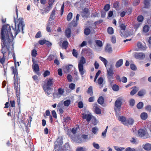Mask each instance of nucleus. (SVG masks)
<instances>
[{
    "label": "nucleus",
    "instance_id": "f257e3e1",
    "mask_svg": "<svg viewBox=\"0 0 151 151\" xmlns=\"http://www.w3.org/2000/svg\"><path fill=\"white\" fill-rule=\"evenodd\" d=\"M14 44H12V51L13 52V54H12L13 58L14 61V63L16 65V57L15 53L14 52V48L13 47ZM12 71L13 73L14 74V89L16 91V95L17 98V101L18 103L19 104L20 103V96L19 95L20 93V85H18V78L17 77L18 76V72L16 68V67L15 65L14 67H12Z\"/></svg>",
    "mask_w": 151,
    "mask_h": 151
},
{
    "label": "nucleus",
    "instance_id": "f03ea898",
    "mask_svg": "<svg viewBox=\"0 0 151 151\" xmlns=\"http://www.w3.org/2000/svg\"><path fill=\"white\" fill-rule=\"evenodd\" d=\"M23 19L22 18L17 19V21H15L14 26L12 25V27L14 32V36L12 33H10V37L11 36L12 39H14L15 37L21 30L22 31V33L24 34L23 28L25 26V24Z\"/></svg>",
    "mask_w": 151,
    "mask_h": 151
},
{
    "label": "nucleus",
    "instance_id": "7ed1b4c3",
    "mask_svg": "<svg viewBox=\"0 0 151 151\" xmlns=\"http://www.w3.org/2000/svg\"><path fill=\"white\" fill-rule=\"evenodd\" d=\"M99 58L103 62L105 67L106 68L107 70V76L108 78L110 79L112 78L114 72L112 66H111L109 68H107V64L108 63L107 60L105 58L101 56H100L99 57Z\"/></svg>",
    "mask_w": 151,
    "mask_h": 151
},
{
    "label": "nucleus",
    "instance_id": "20e7f679",
    "mask_svg": "<svg viewBox=\"0 0 151 151\" xmlns=\"http://www.w3.org/2000/svg\"><path fill=\"white\" fill-rule=\"evenodd\" d=\"M86 63V60L84 57H81L78 63V68L80 74L82 76L86 73L83 65Z\"/></svg>",
    "mask_w": 151,
    "mask_h": 151
},
{
    "label": "nucleus",
    "instance_id": "39448f33",
    "mask_svg": "<svg viewBox=\"0 0 151 151\" xmlns=\"http://www.w3.org/2000/svg\"><path fill=\"white\" fill-rule=\"evenodd\" d=\"M122 105V102L119 99H117L115 102L114 110L116 113H119L121 109V105Z\"/></svg>",
    "mask_w": 151,
    "mask_h": 151
},
{
    "label": "nucleus",
    "instance_id": "423d86ee",
    "mask_svg": "<svg viewBox=\"0 0 151 151\" xmlns=\"http://www.w3.org/2000/svg\"><path fill=\"white\" fill-rule=\"evenodd\" d=\"M116 115L119 121L121 122L124 124L127 125L126 119L124 116H119V114L118 113H116Z\"/></svg>",
    "mask_w": 151,
    "mask_h": 151
},
{
    "label": "nucleus",
    "instance_id": "0eeeda50",
    "mask_svg": "<svg viewBox=\"0 0 151 151\" xmlns=\"http://www.w3.org/2000/svg\"><path fill=\"white\" fill-rule=\"evenodd\" d=\"M57 8L56 7H55L53 8L52 12L50 13V17L49 18V21H52L55 19V15L56 13L57 12Z\"/></svg>",
    "mask_w": 151,
    "mask_h": 151
},
{
    "label": "nucleus",
    "instance_id": "6e6552de",
    "mask_svg": "<svg viewBox=\"0 0 151 151\" xmlns=\"http://www.w3.org/2000/svg\"><path fill=\"white\" fill-rule=\"evenodd\" d=\"M58 93H53V96L59 98L62 96L64 92V90L61 88H59L58 90Z\"/></svg>",
    "mask_w": 151,
    "mask_h": 151
},
{
    "label": "nucleus",
    "instance_id": "1a4fd4ad",
    "mask_svg": "<svg viewBox=\"0 0 151 151\" xmlns=\"http://www.w3.org/2000/svg\"><path fill=\"white\" fill-rule=\"evenodd\" d=\"M93 109L95 113L96 114H99L101 113V110L97 104H93Z\"/></svg>",
    "mask_w": 151,
    "mask_h": 151
},
{
    "label": "nucleus",
    "instance_id": "9d476101",
    "mask_svg": "<svg viewBox=\"0 0 151 151\" xmlns=\"http://www.w3.org/2000/svg\"><path fill=\"white\" fill-rule=\"evenodd\" d=\"M134 57L136 59H142L145 58V55L142 52H136L134 54Z\"/></svg>",
    "mask_w": 151,
    "mask_h": 151
},
{
    "label": "nucleus",
    "instance_id": "9b49d317",
    "mask_svg": "<svg viewBox=\"0 0 151 151\" xmlns=\"http://www.w3.org/2000/svg\"><path fill=\"white\" fill-rule=\"evenodd\" d=\"M53 81L52 79L51 78H49L46 81L43 87H50L53 85Z\"/></svg>",
    "mask_w": 151,
    "mask_h": 151
},
{
    "label": "nucleus",
    "instance_id": "f8f14e48",
    "mask_svg": "<svg viewBox=\"0 0 151 151\" xmlns=\"http://www.w3.org/2000/svg\"><path fill=\"white\" fill-rule=\"evenodd\" d=\"M43 89L46 93L49 96L52 93V89L50 87H43Z\"/></svg>",
    "mask_w": 151,
    "mask_h": 151
},
{
    "label": "nucleus",
    "instance_id": "ddd939ff",
    "mask_svg": "<svg viewBox=\"0 0 151 151\" xmlns=\"http://www.w3.org/2000/svg\"><path fill=\"white\" fill-rule=\"evenodd\" d=\"M83 119H86L87 121L89 122L90 121L92 118V115L90 114H83Z\"/></svg>",
    "mask_w": 151,
    "mask_h": 151
},
{
    "label": "nucleus",
    "instance_id": "4468645a",
    "mask_svg": "<svg viewBox=\"0 0 151 151\" xmlns=\"http://www.w3.org/2000/svg\"><path fill=\"white\" fill-rule=\"evenodd\" d=\"M80 15L78 14H77L76 19L74 18L71 22L72 25L73 26H76L77 25V22L79 20V17Z\"/></svg>",
    "mask_w": 151,
    "mask_h": 151
},
{
    "label": "nucleus",
    "instance_id": "2eb2a0df",
    "mask_svg": "<svg viewBox=\"0 0 151 151\" xmlns=\"http://www.w3.org/2000/svg\"><path fill=\"white\" fill-rule=\"evenodd\" d=\"M63 104V101H61L58 104L57 109L58 110L60 114H62L63 112V110L62 108L60 107Z\"/></svg>",
    "mask_w": 151,
    "mask_h": 151
},
{
    "label": "nucleus",
    "instance_id": "dca6fc26",
    "mask_svg": "<svg viewBox=\"0 0 151 151\" xmlns=\"http://www.w3.org/2000/svg\"><path fill=\"white\" fill-rule=\"evenodd\" d=\"M139 135L141 137H144L147 134V132L144 130L140 129L138 132Z\"/></svg>",
    "mask_w": 151,
    "mask_h": 151
},
{
    "label": "nucleus",
    "instance_id": "f3484780",
    "mask_svg": "<svg viewBox=\"0 0 151 151\" xmlns=\"http://www.w3.org/2000/svg\"><path fill=\"white\" fill-rule=\"evenodd\" d=\"M89 13L88 9V8L84 9L82 14V17H87Z\"/></svg>",
    "mask_w": 151,
    "mask_h": 151
},
{
    "label": "nucleus",
    "instance_id": "a211bd4d",
    "mask_svg": "<svg viewBox=\"0 0 151 151\" xmlns=\"http://www.w3.org/2000/svg\"><path fill=\"white\" fill-rule=\"evenodd\" d=\"M48 5L46 7L44 11L45 13H48L52 7L53 4H52L48 3Z\"/></svg>",
    "mask_w": 151,
    "mask_h": 151
},
{
    "label": "nucleus",
    "instance_id": "6ab92c4d",
    "mask_svg": "<svg viewBox=\"0 0 151 151\" xmlns=\"http://www.w3.org/2000/svg\"><path fill=\"white\" fill-rule=\"evenodd\" d=\"M123 63V60L122 59H120L116 62L115 66L116 68H119L122 65Z\"/></svg>",
    "mask_w": 151,
    "mask_h": 151
},
{
    "label": "nucleus",
    "instance_id": "aec40b11",
    "mask_svg": "<svg viewBox=\"0 0 151 151\" xmlns=\"http://www.w3.org/2000/svg\"><path fill=\"white\" fill-rule=\"evenodd\" d=\"M54 22H49L47 26L46 30L48 32H50L51 31L50 27L51 26L54 24Z\"/></svg>",
    "mask_w": 151,
    "mask_h": 151
},
{
    "label": "nucleus",
    "instance_id": "412c9836",
    "mask_svg": "<svg viewBox=\"0 0 151 151\" xmlns=\"http://www.w3.org/2000/svg\"><path fill=\"white\" fill-rule=\"evenodd\" d=\"M143 148L147 150H151V144L149 143L145 144Z\"/></svg>",
    "mask_w": 151,
    "mask_h": 151
},
{
    "label": "nucleus",
    "instance_id": "4be33fe9",
    "mask_svg": "<svg viewBox=\"0 0 151 151\" xmlns=\"http://www.w3.org/2000/svg\"><path fill=\"white\" fill-rule=\"evenodd\" d=\"M65 35L68 38L69 37L71 36V30L70 28H67L65 31Z\"/></svg>",
    "mask_w": 151,
    "mask_h": 151
},
{
    "label": "nucleus",
    "instance_id": "5701e85b",
    "mask_svg": "<svg viewBox=\"0 0 151 151\" xmlns=\"http://www.w3.org/2000/svg\"><path fill=\"white\" fill-rule=\"evenodd\" d=\"M105 50L109 53H111L112 52V50L111 46L109 44H107L105 48Z\"/></svg>",
    "mask_w": 151,
    "mask_h": 151
},
{
    "label": "nucleus",
    "instance_id": "b1692460",
    "mask_svg": "<svg viewBox=\"0 0 151 151\" xmlns=\"http://www.w3.org/2000/svg\"><path fill=\"white\" fill-rule=\"evenodd\" d=\"M70 103L71 101L70 99H67L64 101H63V104L64 106L67 107L70 104Z\"/></svg>",
    "mask_w": 151,
    "mask_h": 151
},
{
    "label": "nucleus",
    "instance_id": "393cba45",
    "mask_svg": "<svg viewBox=\"0 0 151 151\" xmlns=\"http://www.w3.org/2000/svg\"><path fill=\"white\" fill-rule=\"evenodd\" d=\"M99 131V128L96 126L92 127L91 129V131L94 134H96Z\"/></svg>",
    "mask_w": 151,
    "mask_h": 151
},
{
    "label": "nucleus",
    "instance_id": "a878e982",
    "mask_svg": "<svg viewBox=\"0 0 151 151\" xmlns=\"http://www.w3.org/2000/svg\"><path fill=\"white\" fill-rule=\"evenodd\" d=\"M32 67L33 70L34 71L37 72L39 71V67L37 64H33Z\"/></svg>",
    "mask_w": 151,
    "mask_h": 151
},
{
    "label": "nucleus",
    "instance_id": "bb28decb",
    "mask_svg": "<svg viewBox=\"0 0 151 151\" xmlns=\"http://www.w3.org/2000/svg\"><path fill=\"white\" fill-rule=\"evenodd\" d=\"M114 147L115 150L117 151H123L125 149L124 147H119L118 146H114Z\"/></svg>",
    "mask_w": 151,
    "mask_h": 151
},
{
    "label": "nucleus",
    "instance_id": "cd10ccee",
    "mask_svg": "<svg viewBox=\"0 0 151 151\" xmlns=\"http://www.w3.org/2000/svg\"><path fill=\"white\" fill-rule=\"evenodd\" d=\"M140 116L142 119L143 120H145L147 117V114L146 113L143 112L141 114Z\"/></svg>",
    "mask_w": 151,
    "mask_h": 151
},
{
    "label": "nucleus",
    "instance_id": "c85d7f7f",
    "mask_svg": "<svg viewBox=\"0 0 151 151\" xmlns=\"http://www.w3.org/2000/svg\"><path fill=\"white\" fill-rule=\"evenodd\" d=\"M145 92L146 91L145 90H140L138 93V95L140 96H143Z\"/></svg>",
    "mask_w": 151,
    "mask_h": 151
},
{
    "label": "nucleus",
    "instance_id": "c756f323",
    "mask_svg": "<svg viewBox=\"0 0 151 151\" xmlns=\"http://www.w3.org/2000/svg\"><path fill=\"white\" fill-rule=\"evenodd\" d=\"M98 102L100 104H103L104 102V98L102 96L100 97L98 100Z\"/></svg>",
    "mask_w": 151,
    "mask_h": 151
},
{
    "label": "nucleus",
    "instance_id": "7c9ffc66",
    "mask_svg": "<svg viewBox=\"0 0 151 151\" xmlns=\"http://www.w3.org/2000/svg\"><path fill=\"white\" fill-rule=\"evenodd\" d=\"M138 91V88L135 87L130 92V94L131 95H133L135 94Z\"/></svg>",
    "mask_w": 151,
    "mask_h": 151
},
{
    "label": "nucleus",
    "instance_id": "2f4dec72",
    "mask_svg": "<svg viewBox=\"0 0 151 151\" xmlns=\"http://www.w3.org/2000/svg\"><path fill=\"white\" fill-rule=\"evenodd\" d=\"M151 0H145L144 4L145 6V7L147 8L148 6L150 5Z\"/></svg>",
    "mask_w": 151,
    "mask_h": 151
},
{
    "label": "nucleus",
    "instance_id": "473e14b6",
    "mask_svg": "<svg viewBox=\"0 0 151 151\" xmlns=\"http://www.w3.org/2000/svg\"><path fill=\"white\" fill-rule=\"evenodd\" d=\"M68 43L67 41H64L63 42L62 47L65 49H66L68 46Z\"/></svg>",
    "mask_w": 151,
    "mask_h": 151
},
{
    "label": "nucleus",
    "instance_id": "72a5a7b5",
    "mask_svg": "<svg viewBox=\"0 0 151 151\" xmlns=\"http://www.w3.org/2000/svg\"><path fill=\"white\" fill-rule=\"evenodd\" d=\"M95 42L96 45L99 47H101L102 46L103 44L102 42L99 40H96Z\"/></svg>",
    "mask_w": 151,
    "mask_h": 151
},
{
    "label": "nucleus",
    "instance_id": "f704fd0d",
    "mask_svg": "<svg viewBox=\"0 0 151 151\" xmlns=\"http://www.w3.org/2000/svg\"><path fill=\"white\" fill-rule=\"evenodd\" d=\"M137 46L141 50H143L145 49V47L142 46V44L140 42L137 43Z\"/></svg>",
    "mask_w": 151,
    "mask_h": 151
},
{
    "label": "nucleus",
    "instance_id": "c9c22d12",
    "mask_svg": "<svg viewBox=\"0 0 151 151\" xmlns=\"http://www.w3.org/2000/svg\"><path fill=\"white\" fill-rule=\"evenodd\" d=\"M87 93L91 96H92L93 94L92 87L90 86L88 88L87 91Z\"/></svg>",
    "mask_w": 151,
    "mask_h": 151
},
{
    "label": "nucleus",
    "instance_id": "e433bc0d",
    "mask_svg": "<svg viewBox=\"0 0 151 151\" xmlns=\"http://www.w3.org/2000/svg\"><path fill=\"white\" fill-rule=\"evenodd\" d=\"M143 106V103L142 102H139L137 105V108L139 109H142Z\"/></svg>",
    "mask_w": 151,
    "mask_h": 151
},
{
    "label": "nucleus",
    "instance_id": "4c0bfd02",
    "mask_svg": "<svg viewBox=\"0 0 151 151\" xmlns=\"http://www.w3.org/2000/svg\"><path fill=\"white\" fill-rule=\"evenodd\" d=\"M135 100L132 99H130L129 101V104L130 106H133L135 104Z\"/></svg>",
    "mask_w": 151,
    "mask_h": 151
},
{
    "label": "nucleus",
    "instance_id": "58836bf2",
    "mask_svg": "<svg viewBox=\"0 0 151 151\" xmlns=\"http://www.w3.org/2000/svg\"><path fill=\"white\" fill-rule=\"evenodd\" d=\"M126 122L127 123V125L128 124L132 125L134 122V120L132 119L129 118L127 120H126Z\"/></svg>",
    "mask_w": 151,
    "mask_h": 151
},
{
    "label": "nucleus",
    "instance_id": "ea45409f",
    "mask_svg": "<svg viewBox=\"0 0 151 151\" xmlns=\"http://www.w3.org/2000/svg\"><path fill=\"white\" fill-rule=\"evenodd\" d=\"M107 32L108 33L111 35L113 33L114 31L113 28L111 27H109L107 29Z\"/></svg>",
    "mask_w": 151,
    "mask_h": 151
},
{
    "label": "nucleus",
    "instance_id": "a19ab883",
    "mask_svg": "<svg viewBox=\"0 0 151 151\" xmlns=\"http://www.w3.org/2000/svg\"><path fill=\"white\" fill-rule=\"evenodd\" d=\"M73 16V14L71 12H70L68 15L67 17V19L68 21H70L71 19H72V17Z\"/></svg>",
    "mask_w": 151,
    "mask_h": 151
},
{
    "label": "nucleus",
    "instance_id": "79ce46f5",
    "mask_svg": "<svg viewBox=\"0 0 151 151\" xmlns=\"http://www.w3.org/2000/svg\"><path fill=\"white\" fill-rule=\"evenodd\" d=\"M112 88L115 91H118L119 90V87L117 85H114L112 87Z\"/></svg>",
    "mask_w": 151,
    "mask_h": 151
},
{
    "label": "nucleus",
    "instance_id": "37998d69",
    "mask_svg": "<svg viewBox=\"0 0 151 151\" xmlns=\"http://www.w3.org/2000/svg\"><path fill=\"white\" fill-rule=\"evenodd\" d=\"M149 29V27L147 25H145L143 29V31L145 32H147L148 31Z\"/></svg>",
    "mask_w": 151,
    "mask_h": 151
},
{
    "label": "nucleus",
    "instance_id": "c03bdc74",
    "mask_svg": "<svg viewBox=\"0 0 151 151\" xmlns=\"http://www.w3.org/2000/svg\"><path fill=\"white\" fill-rule=\"evenodd\" d=\"M108 126H107L105 129L104 131L102 133V136L103 138H104L106 137V134L107 131V129L108 128Z\"/></svg>",
    "mask_w": 151,
    "mask_h": 151
},
{
    "label": "nucleus",
    "instance_id": "a18cd8bd",
    "mask_svg": "<svg viewBox=\"0 0 151 151\" xmlns=\"http://www.w3.org/2000/svg\"><path fill=\"white\" fill-rule=\"evenodd\" d=\"M84 33L86 35H88L90 33V30L88 28H86L84 29Z\"/></svg>",
    "mask_w": 151,
    "mask_h": 151
},
{
    "label": "nucleus",
    "instance_id": "49530a36",
    "mask_svg": "<svg viewBox=\"0 0 151 151\" xmlns=\"http://www.w3.org/2000/svg\"><path fill=\"white\" fill-rule=\"evenodd\" d=\"M110 8V5L109 4L106 5L104 7V9L106 12L108 11Z\"/></svg>",
    "mask_w": 151,
    "mask_h": 151
},
{
    "label": "nucleus",
    "instance_id": "de8ad7c7",
    "mask_svg": "<svg viewBox=\"0 0 151 151\" xmlns=\"http://www.w3.org/2000/svg\"><path fill=\"white\" fill-rule=\"evenodd\" d=\"M143 17L142 15L139 16L137 18V21L139 22H142L143 21Z\"/></svg>",
    "mask_w": 151,
    "mask_h": 151
},
{
    "label": "nucleus",
    "instance_id": "09e8293b",
    "mask_svg": "<svg viewBox=\"0 0 151 151\" xmlns=\"http://www.w3.org/2000/svg\"><path fill=\"white\" fill-rule=\"evenodd\" d=\"M93 147L97 149H99L100 148V146L99 145L95 142H93Z\"/></svg>",
    "mask_w": 151,
    "mask_h": 151
},
{
    "label": "nucleus",
    "instance_id": "8fccbe9b",
    "mask_svg": "<svg viewBox=\"0 0 151 151\" xmlns=\"http://www.w3.org/2000/svg\"><path fill=\"white\" fill-rule=\"evenodd\" d=\"M124 151H136V150L134 148L127 147L125 149Z\"/></svg>",
    "mask_w": 151,
    "mask_h": 151
},
{
    "label": "nucleus",
    "instance_id": "3c124183",
    "mask_svg": "<svg viewBox=\"0 0 151 151\" xmlns=\"http://www.w3.org/2000/svg\"><path fill=\"white\" fill-rule=\"evenodd\" d=\"M146 111L150 112H151V106L150 105H147L145 108Z\"/></svg>",
    "mask_w": 151,
    "mask_h": 151
},
{
    "label": "nucleus",
    "instance_id": "603ef678",
    "mask_svg": "<svg viewBox=\"0 0 151 151\" xmlns=\"http://www.w3.org/2000/svg\"><path fill=\"white\" fill-rule=\"evenodd\" d=\"M69 87L70 88L73 90L75 88V85L74 83H71L69 84Z\"/></svg>",
    "mask_w": 151,
    "mask_h": 151
},
{
    "label": "nucleus",
    "instance_id": "864d4df0",
    "mask_svg": "<svg viewBox=\"0 0 151 151\" xmlns=\"http://www.w3.org/2000/svg\"><path fill=\"white\" fill-rule=\"evenodd\" d=\"M104 80L102 78H99L98 80V82L99 84H101L103 82Z\"/></svg>",
    "mask_w": 151,
    "mask_h": 151
},
{
    "label": "nucleus",
    "instance_id": "5fc2aeb1",
    "mask_svg": "<svg viewBox=\"0 0 151 151\" xmlns=\"http://www.w3.org/2000/svg\"><path fill=\"white\" fill-rule=\"evenodd\" d=\"M37 51L35 50L34 49L32 50V55L33 57H35L37 55Z\"/></svg>",
    "mask_w": 151,
    "mask_h": 151
},
{
    "label": "nucleus",
    "instance_id": "6e6d98bb",
    "mask_svg": "<svg viewBox=\"0 0 151 151\" xmlns=\"http://www.w3.org/2000/svg\"><path fill=\"white\" fill-rule=\"evenodd\" d=\"M140 0H135L133 2V5L134 6H136L139 4Z\"/></svg>",
    "mask_w": 151,
    "mask_h": 151
},
{
    "label": "nucleus",
    "instance_id": "4d7b16f0",
    "mask_svg": "<svg viewBox=\"0 0 151 151\" xmlns=\"http://www.w3.org/2000/svg\"><path fill=\"white\" fill-rule=\"evenodd\" d=\"M73 55L76 57V58L77 57V52H76V51L75 49H73Z\"/></svg>",
    "mask_w": 151,
    "mask_h": 151
},
{
    "label": "nucleus",
    "instance_id": "13d9d810",
    "mask_svg": "<svg viewBox=\"0 0 151 151\" xmlns=\"http://www.w3.org/2000/svg\"><path fill=\"white\" fill-rule=\"evenodd\" d=\"M113 5L115 8L117 9L119 6V3L118 2H116Z\"/></svg>",
    "mask_w": 151,
    "mask_h": 151
},
{
    "label": "nucleus",
    "instance_id": "bf43d9fd",
    "mask_svg": "<svg viewBox=\"0 0 151 151\" xmlns=\"http://www.w3.org/2000/svg\"><path fill=\"white\" fill-rule=\"evenodd\" d=\"M52 116L55 119L57 118V114H56L55 111V110H53L52 111Z\"/></svg>",
    "mask_w": 151,
    "mask_h": 151
},
{
    "label": "nucleus",
    "instance_id": "052dcab7",
    "mask_svg": "<svg viewBox=\"0 0 151 151\" xmlns=\"http://www.w3.org/2000/svg\"><path fill=\"white\" fill-rule=\"evenodd\" d=\"M130 141L132 143L134 144H136L138 143L137 140H136V139L133 138H132L130 140Z\"/></svg>",
    "mask_w": 151,
    "mask_h": 151
},
{
    "label": "nucleus",
    "instance_id": "680f3d73",
    "mask_svg": "<svg viewBox=\"0 0 151 151\" xmlns=\"http://www.w3.org/2000/svg\"><path fill=\"white\" fill-rule=\"evenodd\" d=\"M130 66L131 69L132 70H135L136 69V66L134 64H131Z\"/></svg>",
    "mask_w": 151,
    "mask_h": 151
},
{
    "label": "nucleus",
    "instance_id": "e2e57ef3",
    "mask_svg": "<svg viewBox=\"0 0 151 151\" xmlns=\"http://www.w3.org/2000/svg\"><path fill=\"white\" fill-rule=\"evenodd\" d=\"M67 78L69 81L71 82L72 81V77L70 75H68L67 76Z\"/></svg>",
    "mask_w": 151,
    "mask_h": 151
},
{
    "label": "nucleus",
    "instance_id": "0e129e2a",
    "mask_svg": "<svg viewBox=\"0 0 151 151\" xmlns=\"http://www.w3.org/2000/svg\"><path fill=\"white\" fill-rule=\"evenodd\" d=\"M121 81L122 82L126 83L127 81V79L126 77L124 76L122 78Z\"/></svg>",
    "mask_w": 151,
    "mask_h": 151
},
{
    "label": "nucleus",
    "instance_id": "69168bd1",
    "mask_svg": "<svg viewBox=\"0 0 151 151\" xmlns=\"http://www.w3.org/2000/svg\"><path fill=\"white\" fill-rule=\"evenodd\" d=\"M120 27L121 30H124L125 29L126 27V25L124 24H122L120 25Z\"/></svg>",
    "mask_w": 151,
    "mask_h": 151
},
{
    "label": "nucleus",
    "instance_id": "338daca9",
    "mask_svg": "<svg viewBox=\"0 0 151 151\" xmlns=\"http://www.w3.org/2000/svg\"><path fill=\"white\" fill-rule=\"evenodd\" d=\"M10 104H11V106L12 107H14L15 106V101L14 100L13 101H10Z\"/></svg>",
    "mask_w": 151,
    "mask_h": 151
},
{
    "label": "nucleus",
    "instance_id": "774afa93",
    "mask_svg": "<svg viewBox=\"0 0 151 151\" xmlns=\"http://www.w3.org/2000/svg\"><path fill=\"white\" fill-rule=\"evenodd\" d=\"M78 107L80 108H81L83 107V104L82 101H80L78 102Z\"/></svg>",
    "mask_w": 151,
    "mask_h": 151
}]
</instances>
